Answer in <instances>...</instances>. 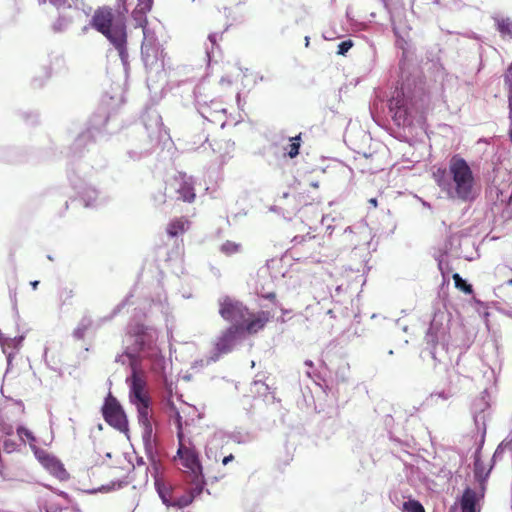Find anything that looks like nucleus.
Wrapping results in <instances>:
<instances>
[{"label": "nucleus", "instance_id": "1", "mask_svg": "<svg viewBox=\"0 0 512 512\" xmlns=\"http://www.w3.org/2000/svg\"><path fill=\"white\" fill-rule=\"evenodd\" d=\"M90 25L96 31L105 36L117 50L124 65L128 63L127 26L122 18L114 20V14L110 7L98 8L90 21Z\"/></svg>", "mask_w": 512, "mask_h": 512}, {"label": "nucleus", "instance_id": "2", "mask_svg": "<svg viewBox=\"0 0 512 512\" xmlns=\"http://www.w3.org/2000/svg\"><path fill=\"white\" fill-rule=\"evenodd\" d=\"M219 314L231 326L240 327L248 335L257 334L270 322L272 315L269 311L250 312L241 302L225 297L220 302Z\"/></svg>", "mask_w": 512, "mask_h": 512}, {"label": "nucleus", "instance_id": "3", "mask_svg": "<svg viewBox=\"0 0 512 512\" xmlns=\"http://www.w3.org/2000/svg\"><path fill=\"white\" fill-rule=\"evenodd\" d=\"M448 174L451 177L449 195L461 201L474 199L475 178L471 167L460 155H453L449 160Z\"/></svg>", "mask_w": 512, "mask_h": 512}, {"label": "nucleus", "instance_id": "4", "mask_svg": "<svg viewBox=\"0 0 512 512\" xmlns=\"http://www.w3.org/2000/svg\"><path fill=\"white\" fill-rule=\"evenodd\" d=\"M177 455L182 461V465L186 469H188L191 478V487L189 495L179 499L177 502L174 503V505L184 507L189 505L196 496L202 493L205 485V480L198 454L193 447L187 446L185 444V440L179 442Z\"/></svg>", "mask_w": 512, "mask_h": 512}, {"label": "nucleus", "instance_id": "5", "mask_svg": "<svg viewBox=\"0 0 512 512\" xmlns=\"http://www.w3.org/2000/svg\"><path fill=\"white\" fill-rule=\"evenodd\" d=\"M102 414L105 421L112 427L118 430H125L127 428V419L125 413L118 402V400L109 394L102 407Z\"/></svg>", "mask_w": 512, "mask_h": 512}, {"label": "nucleus", "instance_id": "6", "mask_svg": "<svg viewBox=\"0 0 512 512\" xmlns=\"http://www.w3.org/2000/svg\"><path fill=\"white\" fill-rule=\"evenodd\" d=\"M243 334H246V332L237 326H229L223 330L214 342V354L216 358L231 352L238 338Z\"/></svg>", "mask_w": 512, "mask_h": 512}, {"label": "nucleus", "instance_id": "7", "mask_svg": "<svg viewBox=\"0 0 512 512\" xmlns=\"http://www.w3.org/2000/svg\"><path fill=\"white\" fill-rule=\"evenodd\" d=\"M283 198L291 199L295 208H302L311 205L316 198L309 194L307 185L301 182H294L290 185L287 192L283 193Z\"/></svg>", "mask_w": 512, "mask_h": 512}, {"label": "nucleus", "instance_id": "8", "mask_svg": "<svg viewBox=\"0 0 512 512\" xmlns=\"http://www.w3.org/2000/svg\"><path fill=\"white\" fill-rule=\"evenodd\" d=\"M146 385L144 376L136 369H133L130 381V400L133 404L150 400Z\"/></svg>", "mask_w": 512, "mask_h": 512}, {"label": "nucleus", "instance_id": "9", "mask_svg": "<svg viewBox=\"0 0 512 512\" xmlns=\"http://www.w3.org/2000/svg\"><path fill=\"white\" fill-rule=\"evenodd\" d=\"M128 333L135 338L136 344L142 350L149 346L155 338V330L152 327L142 323H136L130 326Z\"/></svg>", "mask_w": 512, "mask_h": 512}, {"label": "nucleus", "instance_id": "10", "mask_svg": "<svg viewBox=\"0 0 512 512\" xmlns=\"http://www.w3.org/2000/svg\"><path fill=\"white\" fill-rule=\"evenodd\" d=\"M34 454L38 461L53 475L60 477L65 469L63 464L53 455L43 449H35Z\"/></svg>", "mask_w": 512, "mask_h": 512}, {"label": "nucleus", "instance_id": "11", "mask_svg": "<svg viewBox=\"0 0 512 512\" xmlns=\"http://www.w3.org/2000/svg\"><path fill=\"white\" fill-rule=\"evenodd\" d=\"M138 411V421L140 425L144 429L145 436L150 437L152 433V424L150 421L151 410H150V400L139 402L134 404Z\"/></svg>", "mask_w": 512, "mask_h": 512}, {"label": "nucleus", "instance_id": "12", "mask_svg": "<svg viewBox=\"0 0 512 512\" xmlns=\"http://www.w3.org/2000/svg\"><path fill=\"white\" fill-rule=\"evenodd\" d=\"M138 411V421L140 425L144 429L145 436L150 437L152 433V424L150 421L151 410H150V400L139 402L134 404Z\"/></svg>", "mask_w": 512, "mask_h": 512}, {"label": "nucleus", "instance_id": "13", "mask_svg": "<svg viewBox=\"0 0 512 512\" xmlns=\"http://www.w3.org/2000/svg\"><path fill=\"white\" fill-rule=\"evenodd\" d=\"M461 512H479V496L471 488H466L460 499Z\"/></svg>", "mask_w": 512, "mask_h": 512}, {"label": "nucleus", "instance_id": "14", "mask_svg": "<svg viewBox=\"0 0 512 512\" xmlns=\"http://www.w3.org/2000/svg\"><path fill=\"white\" fill-rule=\"evenodd\" d=\"M177 185V192L179 193V198L184 202H193L195 200V192L194 187L188 181H185L183 177L174 178L173 186Z\"/></svg>", "mask_w": 512, "mask_h": 512}, {"label": "nucleus", "instance_id": "15", "mask_svg": "<svg viewBox=\"0 0 512 512\" xmlns=\"http://www.w3.org/2000/svg\"><path fill=\"white\" fill-rule=\"evenodd\" d=\"M189 226L190 221L186 217H178L168 223L166 232L170 237H177L184 234Z\"/></svg>", "mask_w": 512, "mask_h": 512}, {"label": "nucleus", "instance_id": "16", "mask_svg": "<svg viewBox=\"0 0 512 512\" xmlns=\"http://www.w3.org/2000/svg\"><path fill=\"white\" fill-rule=\"evenodd\" d=\"M503 82L507 93L509 111L510 114H512V63L508 66L503 75Z\"/></svg>", "mask_w": 512, "mask_h": 512}, {"label": "nucleus", "instance_id": "17", "mask_svg": "<svg viewBox=\"0 0 512 512\" xmlns=\"http://www.w3.org/2000/svg\"><path fill=\"white\" fill-rule=\"evenodd\" d=\"M170 406V416L174 418L176 427H177V437L178 441L182 442L184 440V432H183V423H182V416L180 415L179 410L175 407L173 403L169 404Z\"/></svg>", "mask_w": 512, "mask_h": 512}, {"label": "nucleus", "instance_id": "18", "mask_svg": "<svg viewBox=\"0 0 512 512\" xmlns=\"http://www.w3.org/2000/svg\"><path fill=\"white\" fill-rule=\"evenodd\" d=\"M496 26L498 32L503 37L512 38V21L509 18H498L496 19Z\"/></svg>", "mask_w": 512, "mask_h": 512}, {"label": "nucleus", "instance_id": "19", "mask_svg": "<svg viewBox=\"0 0 512 512\" xmlns=\"http://www.w3.org/2000/svg\"><path fill=\"white\" fill-rule=\"evenodd\" d=\"M92 321L90 319H82L73 331V336L77 340H83L87 331L91 328Z\"/></svg>", "mask_w": 512, "mask_h": 512}, {"label": "nucleus", "instance_id": "20", "mask_svg": "<svg viewBox=\"0 0 512 512\" xmlns=\"http://www.w3.org/2000/svg\"><path fill=\"white\" fill-rule=\"evenodd\" d=\"M17 435L19 436V438L22 442L27 441L34 450L37 449L35 447L36 437L34 436L32 431H30L29 429H27L24 426H19L17 428Z\"/></svg>", "mask_w": 512, "mask_h": 512}, {"label": "nucleus", "instance_id": "21", "mask_svg": "<svg viewBox=\"0 0 512 512\" xmlns=\"http://www.w3.org/2000/svg\"><path fill=\"white\" fill-rule=\"evenodd\" d=\"M452 278L454 280V285L457 289L463 291L466 294L473 293L472 285L468 284L465 280H463L458 273L453 274Z\"/></svg>", "mask_w": 512, "mask_h": 512}, {"label": "nucleus", "instance_id": "22", "mask_svg": "<svg viewBox=\"0 0 512 512\" xmlns=\"http://www.w3.org/2000/svg\"><path fill=\"white\" fill-rule=\"evenodd\" d=\"M433 177L437 185L443 189H446L450 185V181L446 177V169H437V171L433 173Z\"/></svg>", "mask_w": 512, "mask_h": 512}, {"label": "nucleus", "instance_id": "23", "mask_svg": "<svg viewBox=\"0 0 512 512\" xmlns=\"http://www.w3.org/2000/svg\"><path fill=\"white\" fill-rule=\"evenodd\" d=\"M240 249H241L240 244L229 241V240L224 242L220 247L221 252L227 256L238 253L240 251Z\"/></svg>", "mask_w": 512, "mask_h": 512}, {"label": "nucleus", "instance_id": "24", "mask_svg": "<svg viewBox=\"0 0 512 512\" xmlns=\"http://www.w3.org/2000/svg\"><path fill=\"white\" fill-rule=\"evenodd\" d=\"M300 142H301L300 135H297V136L291 138V144H289V146L286 148L287 155L290 158H294L299 154Z\"/></svg>", "mask_w": 512, "mask_h": 512}, {"label": "nucleus", "instance_id": "25", "mask_svg": "<svg viewBox=\"0 0 512 512\" xmlns=\"http://www.w3.org/2000/svg\"><path fill=\"white\" fill-rule=\"evenodd\" d=\"M403 511H405V512H425V509L419 501L410 499L403 503Z\"/></svg>", "mask_w": 512, "mask_h": 512}, {"label": "nucleus", "instance_id": "26", "mask_svg": "<svg viewBox=\"0 0 512 512\" xmlns=\"http://www.w3.org/2000/svg\"><path fill=\"white\" fill-rule=\"evenodd\" d=\"M73 297L74 292L68 287H64L59 291V300L62 302V304L69 303Z\"/></svg>", "mask_w": 512, "mask_h": 512}, {"label": "nucleus", "instance_id": "27", "mask_svg": "<svg viewBox=\"0 0 512 512\" xmlns=\"http://www.w3.org/2000/svg\"><path fill=\"white\" fill-rule=\"evenodd\" d=\"M352 46H353V42L351 40L342 41L338 45L337 53L339 55H345Z\"/></svg>", "mask_w": 512, "mask_h": 512}, {"label": "nucleus", "instance_id": "28", "mask_svg": "<svg viewBox=\"0 0 512 512\" xmlns=\"http://www.w3.org/2000/svg\"><path fill=\"white\" fill-rule=\"evenodd\" d=\"M153 6V0H138V7L141 12L147 13Z\"/></svg>", "mask_w": 512, "mask_h": 512}, {"label": "nucleus", "instance_id": "29", "mask_svg": "<svg viewBox=\"0 0 512 512\" xmlns=\"http://www.w3.org/2000/svg\"><path fill=\"white\" fill-rule=\"evenodd\" d=\"M234 460V456L233 454H230L228 456H225L223 459H222V464L223 465H227L229 462L233 461Z\"/></svg>", "mask_w": 512, "mask_h": 512}, {"label": "nucleus", "instance_id": "30", "mask_svg": "<svg viewBox=\"0 0 512 512\" xmlns=\"http://www.w3.org/2000/svg\"><path fill=\"white\" fill-rule=\"evenodd\" d=\"M264 298H266V299H268V300H270L272 302H275L276 294L274 292H270V293L264 295Z\"/></svg>", "mask_w": 512, "mask_h": 512}, {"label": "nucleus", "instance_id": "31", "mask_svg": "<svg viewBox=\"0 0 512 512\" xmlns=\"http://www.w3.org/2000/svg\"><path fill=\"white\" fill-rule=\"evenodd\" d=\"M479 467H480V462H479V460H476L475 461V475L476 476L479 475Z\"/></svg>", "mask_w": 512, "mask_h": 512}, {"label": "nucleus", "instance_id": "32", "mask_svg": "<svg viewBox=\"0 0 512 512\" xmlns=\"http://www.w3.org/2000/svg\"><path fill=\"white\" fill-rule=\"evenodd\" d=\"M30 284H31L32 288L35 290V289H37V287L39 285V281L35 280V281H32Z\"/></svg>", "mask_w": 512, "mask_h": 512}, {"label": "nucleus", "instance_id": "33", "mask_svg": "<svg viewBox=\"0 0 512 512\" xmlns=\"http://www.w3.org/2000/svg\"><path fill=\"white\" fill-rule=\"evenodd\" d=\"M309 186L314 189H317L319 187L318 183H314V182L310 183Z\"/></svg>", "mask_w": 512, "mask_h": 512}, {"label": "nucleus", "instance_id": "34", "mask_svg": "<svg viewBox=\"0 0 512 512\" xmlns=\"http://www.w3.org/2000/svg\"><path fill=\"white\" fill-rule=\"evenodd\" d=\"M369 202L373 205V206H377V200L375 198L373 199H370Z\"/></svg>", "mask_w": 512, "mask_h": 512}, {"label": "nucleus", "instance_id": "35", "mask_svg": "<svg viewBox=\"0 0 512 512\" xmlns=\"http://www.w3.org/2000/svg\"><path fill=\"white\" fill-rule=\"evenodd\" d=\"M509 138H510V141H511V143H512V127H511V128H510V130H509Z\"/></svg>", "mask_w": 512, "mask_h": 512}, {"label": "nucleus", "instance_id": "36", "mask_svg": "<svg viewBox=\"0 0 512 512\" xmlns=\"http://www.w3.org/2000/svg\"><path fill=\"white\" fill-rule=\"evenodd\" d=\"M305 43H306V46H308V45H309V37H306V38H305Z\"/></svg>", "mask_w": 512, "mask_h": 512}, {"label": "nucleus", "instance_id": "37", "mask_svg": "<svg viewBox=\"0 0 512 512\" xmlns=\"http://www.w3.org/2000/svg\"><path fill=\"white\" fill-rule=\"evenodd\" d=\"M305 364L308 365V366H312V362L311 361H306Z\"/></svg>", "mask_w": 512, "mask_h": 512}, {"label": "nucleus", "instance_id": "38", "mask_svg": "<svg viewBox=\"0 0 512 512\" xmlns=\"http://www.w3.org/2000/svg\"><path fill=\"white\" fill-rule=\"evenodd\" d=\"M481 471H482V468L479 467V475L477 477L481 476Z\"/></svg>", "mask_w": 512, "mask_h": 512}, {"label": "nucleus", "instance_id": "39", "mask_svg": "<svg viewBox=\"0 0 512 512\" xmlns=\"http://www.w3.org/2000/svg\"><path fill=\"white\" fill-rule=\"evenodd\" d=\"M508 284L512 286V278L508 281Z\"/></svg>", "mask_w": 512, "mask_h": 512}]
</instances>
